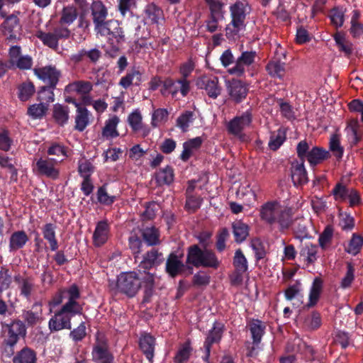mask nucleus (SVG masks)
Returning a JSON list of instances; mask_svg holds the SVG:
<instances>
[{"label": "nucleus", "mask_w": 363, "mask_h": 363, "mask_svg": "<svg viewBox=\"0 0 363 363\" xmlns=\"http://www.w3.org/2000/svg\"><path fill=\"white\" fill-rule=\"evenodd\" d=\"M323 287V281L320 277H315L313 279L312 286L310 289L308 302L306 305L307 308H311L315 306L321 294Z\"/></svg>", "instance_id": "32"}, {"label": "nucleus", "mask_w": 363, "mask_h": 363, "mask_svg": "<svg viewBox=\"0 0 363 363\" xmlns=\"http://www.w3.org/2000/svg\"><path fill=\"white\" fill-rule=\"evenodd\" d=\"M70 294L69 301L66 302L49 320L48 328L50 332L60 331L63 329L70 330L72 328V318L77 315L83 314V305L79 302L74 301L77 294Z\"/></svg>", "instance_id": "2"}, {"label": "nucleus", "mask_w": 363, "mask_h": 363, "mask_svg": "<svg viewBox=\"0 0 363 363\" xmlns=\"http://www.w3.org/2000/svg\"><path fill=\"white\" fill-rule=\"evenodd\" d=\"M47 152L49 155L57 156V159L60 160V162L67 157V148L60 143H52L49 147Z\"/></svg>", "instance_id": "61"}, {"label": "nucleus", "mask_w": 363, "mask_h": 363, "mask_svg": "<svg viewBox=\"0 0 363 363\" xmlns=\"http://www.w3.org/2000/svg\"><path fill=\"white\" fill-rule=\"evenodd\" d=\"M155 272H146L138 269L135 271L122 272L117 277L114 289L116 292L123 294L128 298L135 297L140 289L143 290L141 304L152 301L155 287Z\"/></svg>", "instance_id": "1"}, {"label": "nucleus", "mask_w": 363, "mask_h": 363, "mask_svg": "<svg viewBox=\"0 0 363 363\" xmlns=\"http://www.w3.org/2000/svg\"><path fill=\"white\" fill-rule=\"evenodd\" d=\"M140 232L143 241L148 246L160 244L159 228H140Z\"/></svg>", "instance_id": "41"}, {"label": "nucleus", "mask_w": 363, "mask_h": 363, "mask_svg": "<svg viewBox=\"0 0 363 363\" xmlns=\"http://www.w3.org/2000/svg\"><path fill=\"white\" fill-rule=\"evenodd\" d=\"M18 284L20 295L27 300L30 299L31 294L35 289V285L32 279L16 276L14 278Z\"/></svg>", "instance_id": "30"}, {"label": "nucleus", "mask_w": 363, "mask_h": 363, "mask_svg": "<svg viewBox=\"0 0 363 363\" xmlns=\"http://www.w3.org/2000/svg\"><path fill=\"white\" fill-rule=\"evenodd\" d=\"M28 240V235L23 230L13 233L10 238V247L17 250L23 247Z\"/></svg>", "instance_id": "50"}, {"label": "nucleus", "mask_w": 363, "mask_h": 363, "mask_svg": "<svg viewBox=\"0 0 363 363\" xmlns=\"http://www.w3.org/2000/svg\"><path fill=\"white\" fill-rule=\"evenodd\" d=\"M218 81L217 77L204 76L197 80L196 85L199 89H204L210 98L216 99L220 94L222 90Z\"/></svg>", "instance_id": "19"}, {"label": "nucleus", "mask_w": 363, "mask_h": 363, "mask_svg": "<svg viewBox=\"0 0 363 363\" xmlns=\"http://www.w3.org/2000/svg\"><path fill=\"white\" fill-rule=\"evenodd\" d=\"M137 0H118V9L124 18L133 15V9L137 6Z\"/></svg>", "instance_id": "56"}, {"label": "nucleus", "mask_w": 363, "mask_h": 363, "mask_svg": "<svg viewBox=\"0 0 363 363\" xmlns=\"http://www.w3.org/2000/svg\"><path fill=\"white\" fill-rule=\"evenodd\" d=\"M92 89L93 85L90 82L78 80L67 85L65 91L67 92L75 91L80 94H87L91 92Z\"/></svg>", "instance_id": "40"}, {"label": "nucleus", "mask_w": 363, "mask_h": 363, "mask_svg": "<svg viewBox=\"0 0 363 363\" xmlns=\"http://www.w3.org/2000/svg\"><path fill=\"white\" fill-rule=\"evenodd\" d=\"M195 119V114L192 111H186L182 113L177 119L176 125L179 128L182 132H186L190 123Z\"/></svg>", "instance_id": "48"}, {"label": "nucleus", "mask_w": 363, "mask_h": 363, "mask_svg": "<svg viewBox=\"0 0 363 363\" xmlns=\"http://www.w3.org/2000/svg\"><path fill=\"white\" fill-rule=\"evenodd\" d=\"M33 72L45 85L51 88H56L62 77V72L53 65L34 68Z\"/></svg>", "instance_id": "11"}, {"label": "nucleus", "mask_w": 363, "mask_h": 363, "mask_svg": "<svg viewBox=\"0 0 363 363\" xmlns=\"http://www.w3.org/2000/svg\"><path fill=\"white\" fill-rule=\"evenodd\" d=\"M330 150L333 153L337 160H340L344 153V148L340 145L339 136L333 135L330 140Z\"/></svg>", "instance_id": "64"}, {"label": "nucleus", "mask_w": 363, "mask_h": 363, "mask_svg": "<svg viewBox=\"0 0 363 363\" xmlns=\"http://www.w3.org/2000/svg\"><path fill=\"white\" fill-rule=\"evenodd\" d=\"M101 36L108 37L107 42H116L117 43H124L125 37L122 27H121L118 21L110 19L106 22L99 31L96 32Z\"/></svg>", "instance_id": "12"}, {"label": "nucleus", "mask_w": 363, "mask_h": 363, "mask_svg": "<svg viewBox=\"0 0 363 363\" xmlns=\"http://www.w3.org/2000/svg\"><path fill=\"white\" fill-rule=\"evenodd\" d=\"M91 356L92 361L95 363H114V356L109 350L107 341L104 338H96Z\"/></svg>", "instance_id": "13"}, {"label": "nucleus", "mask_w": 363, "mask_h": 363, "mask_svg": "<svg viewBox=\"0 0 363 363\" xmlns=\"http://www.w3.org/2000/svg\"><path fill=\"white\" fill-rule=\"evenodd\" d=\"M4 326L6 328L8 334L4 338L3 344L16 345L21 337H24L26 335V325L21 320L15 319Z\"/></svg>", "instance_id": "14"}, {"label": "nucleus", "mask_w": 363, "mask_h": 363, "mask_svg": "<svg viewBox=\"0 0 363 363\" xmlns=\"http://www.w3.org/2000/svg\"><path fill=\"white\" fill-rule=\"evenodd\" d=\"M286 140V133L281 128L278 129L276 135L270 137L268 145L270 150L273 151L277 150Z\"/></svg>", "instance_id": "58"}, {"label": "nucleus", "mask_w": 363, "mask_h": 363, "mask_svg": "<svg viewBox=\"0 0 363 363\" xmlns=\"http://www.w3.org/2000/svg\"><path fill=\"white\" fill-rule=\"evenodd\" d=\"M70 293L77 294L74 301L78 302L77 300L81 297L80 290L76 284H73L68 288L60 289L50 301V305L53 306H59L62 303L64 299H67V302H69L70 299Z\"/></svg>", "instance_id": "23"}, {"label": "nucleus", "mask_w": 363, "mask_h": 363, "mask_svg": "<svg viewBox=\"0 0 363 363\" xmlns=\"http://www.w3.org/2000/svg\"><path fill=\"white\" fill-rule=\"evenodd\" d=\"M78 12L77 8L74 6H67L63 7L61 11L60 23L62 25H71L77 18Z\"/></svg>", "instance_id": "43"}, {"label": "nucleus", "mask_w": 363, "mask_h": 363, "mask_svg": "<svg viewBox=\"0 0 363 363\" xmlns=\"http://www.w3.org/2000/svg\"><path fill=\"white\" fill-rule=\"evenodd\" d=\"M176 84L177 80H174L171 77H166L163 80V86L160 89V93L163 96H166L168 94H171L173 97L175 96L179 91H180V87L179 88Z\"/></svg>", "instance_id": "49"}, {"label": "nucleus", "mask_w": 363, "mask_h": 363, "mask_svg": "<svg viewBox=\"0 0 363 363\" xmlns=\"http://www.w3.org/2000/svg\"><path fill=\"white\" fill-rule=\"evenodd\" d=\"M18 96L21 101H28L35 93V89L33 82H23L18 87Z\"/></svg>", "instance_id": "47"}, {"label": "nucleus", "mask_w": 363, "mask_h": 363, "mask_svg": "<svg viewBox=\"0 0 363 363\" xmlns=\"http://www.w3.org/2000/svg\"><path fill=\"white\" fill-rule=\"evenodd\" d=\"M233 264L235 270L245 272L248 270V262L241 249L235 250Z\"/></svg>", "instance_id": "51"}, {"label": "nucleus", "mask_w": 363, "mask_h": 363, "mask_svg": "<svg viewBox=\"0 0 363 363\" xmlns=\"http://www.w3.org/2000/svg\"><path fill=\"white\" fill-rule=\"evenodd\" d=\"M48 106L43 102L30 106L28 108V115L32 118H41L46 113Z\"/></svg>", "instance_id": "60"}, {"label": "nucleus", "mask_w": 363, "mask_h": 363, "mask_svg": "<svg viewBox=\"0 0 363 363\" xmlns=\"http://www.w3.org/2000/svg\"><path fill=\"white\" fill-rule=\"evenodd\" d=\"M348 134L351 135V144L353 145L362 140L363 133L360 130V124L357 119H350L346 128Z\"/></svg>", "instance_id": "39"}, {"label": "nucleus", "mask_w": 363, "mask_h": 363, "mask_svg": "<svg viewBox=\"0 0 363 363\" xmlns=\"http://www.w3.org/2000/svg\"><path fill=\"white\" fill-rule=\"evenodd\" d=\"M55 89V88H51L48 85L41 86L38 92V100L47 106L48 104L53 102L55 99L53 91Z\"/></svg>", "instance_id": "53"}, {"label": "nucleus", "mask_w": 363, "mask_h": 363, "mask_svg": "<svg viewBox=\"0 0 363 363\" xmlns=\"http://www.w3.org/2000/svg\"><path fill=\"white\" fill-rule=\"evenodd\" d=\"M322 324L321 315L317 311H312L304 318L303 326L308 330H315Z\"/></svg>", "instance_id": "44"}, {"label": "nucleus", "mask_w": 363, "mask_h": 363, "mask_svg": "<svg viewBox=\"0 0 363 363\" xmlns=\"http://www.w3.org/2000/svg\"><path fill=\"white\" fill-rule=\"evenodd\" d=\"M120 120L117 116L108 118L106 121L105 125L102 129V136L106 139L115 138L119 136L117 130V125Z\"/></svg>", "instance_id": "37"}, {"label": "nucleus", "mask_w": 363, "mask_h": 363, "mask_svg": "<svg viewBox=\"0 0 363 363\" xmlns=\"http://www.w3.org/2000/svg\"><path fill=\"white\" fill-rule=\"evenodd\" d=\"M354 188L348 186L342 181L338 182L332 189L331 194L336 201L344 202L347 201L350 191Z\"/></svg>", "instance_id": "38"}, {"label": "nucleus", "mask_w": 363, "mask_h": 363, "mask_svg": "<svg viewBox=\"0 0 363 363\" xmlns=\"http://www.w3.org/2000/svg\"><path fill=\"white\" fill-rule=\"evenodd\" d=\"M139 348L150 363H153L156 339L149 333L143 332L140 334L138 341Z\"/></svg>", "instance_id": "20"}, {"label": "nucleus", "mask_w": 363, "mask_h": 363, "mask_svg": "<svg viewBox=\"0 0 363 363\" xmlns=\"http://www.w3.org/2000/svg\"><path fill=\"white\" fill-rule=\"evenodd\" d=\"M257 56L255 51H244L236 59L235 65L229 68L228 72L230 74L236 75L237 77H242L245 72V67H250L255 62Z\"/></svg>", "instance_id": "17"}, {"label": "nucleus", "mask_w": 363, "mask_h": 363, "mask_svg": "<svg viewBox=\"0 0 363 363\" xmlns=\"http://www.w3.org/2000/svg\"><path fill=\"white\" fill-rule=\"evenodd\" d=\"M174 174L172 167L167 165L160 169L155 174V181L157 186L170 185L174 181Z\"/></svg>", "instance_id": "35"}, {"label": "nucleus", "mask_w": 363, "mask_h": 363, "mask_svg": "<svg viewBox=\"0 0 363 363\" xmlns=\"http://www.w3.org/2000/svg\"><path fill=\"white\" fill-rule=\"evenodd\" d=\"M192 352V347H191L189 341L184 342L182 346L179 349L174 357L175 363H184L188 361Z\"/></svg>", "instance_id": "55"}, {"label": "nucleus", "mask_w": 363, "mask_h": 363, "mask_svg": "<svg viewBox=\"0 0 363 363\" xmlns=\"http://www.w3.org/2000/svg\"><path fill=\"white\" fill-rule=\"evenodd\" d=\"M260 216L262 220L270 225L277 223L280 227H289L292 224L291 209H282L277 202L264 203L260 209Z\"/></svg>", "instance_id": "4"}, {"label": "nucleus", "mask_w": 363, "mask_h": 363, "mask_svg": "<svg viewBox=\"0 0 363 363\" xmlns=\"http://www.w3.org/2000/svg\"><path fill=\"white\" fill-rule=\"evenodd\" d=\"M296 154L301 161L305 162L306 160L311 167H315L330 157V152L323 147L314 146L310 149L306 140L298 143Z\"/></svg>", "instance_id": "6"}, {"label": "nucleus", "mask_w": 363, "mask_h": 363, "mask_svg": "<svg viewBox=\"0 0 363 363\" xmlns=\"http://www.w3.org/2000/svg\"><path fill=\"white\" fill-rule=\"evenodd\" d=\"M35 35L44 45L56 51L59 48V40L68 39L70 36V30L66 27L56 26L52 32H44L38 30Z\"/></svg>", "instance_id": "8"}, {"label": "nucleus", "mask_w": 363, "mask_h": 363, "mask_svg": "<svg viewBox=\"0 0 363 363\" xmlns=\"http://www.w3.org/2000/svg\"><path fill=\"white\" fill-rule=\"evenodd\" d=\"M226 89L230 99L236 104L243 101L249 92L248 85L240 79H233L226 82Z\"/></svg>", "instance_id": "15"}, {"label": "nucleus", "mask_w": 363, "mask_h": 363, "mask_svg": "<svg viewBox=\"0 0 363 363\" xmlns=\"http://www.w3.org/2000/svg\"><path fill=\"white\" fill-rule=\"evenodd\" d=\"M329 17L331 23L336 28H340L343 26L345 21L344 12L337 7L332 9L330 11Z\"/></svg>", "instance_id": "62"}, {"label": "nucleus", "mask_w": 363, "mask_h": 363, "mask_svg": "<svg viewBox=\"0 0 363 363\" xmlns=\"http://www.w3.org/2000/svg\"><path fill=\"white\" fill-rule=\"evenodd\" d=\"M333 38L340 52H343L347 57L352 54L353 45L345 38L344 33L337 32L333 35Z\"/></svg>", "instance_id": "36"}, {"label": "nucleus", "mask_w": 363, "mask_h": 363, "mask_svg": "<svg viewBox=\"0 0 363 363\" xmlns=\"http://www.w3.org/2000/svg\"><path fill=\"white\" fill-rule=\"evenodd\" d=\"M164 261L163 255L157 250L152 248L147 251L143 256V260L138 265V269L144 270L146 272H151L150 270L154 267L160 265Z\"/></svg>", "instance_id": "21"}, {"label": "nucleus", "mask_w": 363, "mask_h": 363, "mask_svg": "<svg viewBox=\"0 0 363 363\" xmlns=\"http://www.w3.org/2000/svg\"><path fill=\"white\" fill-rule=\"evenodd\" d=\"M101 55V51L96 48L89 50L83 48L79 50L77 53L72 55L70 59L74 64H79L85 58H87L90 63L96 64Z\"/></svg>", "instance_id": "25"}, {"label": "nucleus", "mask_w": 363, "mask_h": 363, "mask_svg": "<svg viewBox=\"0 0 363 363\" xmlns=\"http://www.w3.org/2000/svg\"><path fill=\"white\" fill-rule=\"evenodd\" d=\"M69 108L60 104L53 106L52 116L55 123L60 126H64L69 120Z\"/></svg>", "instance_id": "34"}, {"label": "nucleus", "mask_w": 363, "mask_h": 363, "mask_svg": "<svg viewBox=\"0 0 363 363\" xmlns=\"http://www.w3.org/2000/svg\"><path fill=\"white\" fill-rule=\"evenodd\" d=\"M252 122V113L250 109L243 112L240 116H236L227 124L226 128L229 134L238 137L243 140L245 134L242 131L246 127L250 125Z\"/></svg>", "instance_id": "9"}, {"label": "nucleus", "mask_w": 363, "mask_h": 363, "mask_svg": "<svg viewBox=\"0 0 363 363\" xmlns=\"http://www.w3.org/2000/svg\"><path fill=\"white\" fill-rule=\"evenodd\" d=\"M109 228H95L93 233V242L96 247L103 245L108 240Z\"/></svg>", "instance_id": "63"}, {"label": "nucleus", "mask_w": 363, "mask_h": 363, "mask_svg": "<svg viewBox=\"0 0 363 363\" xmlns=\"http://www.w3.org/2000/svg\"><path fill=\"white\" fill-rule=\"evenodd\" d=\"M145 209L141 215L143 220H153L160 210V206L155 201H151L145 204Z\"/></svg>", "instance_id": "54"}, {"label": "nucleus", "mask_w": 363, "mask_h": 363, "mask_svg": "<svg viewBox=\"0 0 363 363\" xmlns=\"http://www.w3.org/2000/svg\"><path fill=\"white\" fill-rule=\"evenodd\" d=\"M96 196L98 201L103 205L110 206L116 201L115 196H109L107 193L106 184L99 187Z\"/></svg>", "instance_id": "59"}, {"label": "nucleus", "mask_w": 363, "mask_h": 363, "mask_svg": "<svg viewBox=\"0 0 363 363\" xmlns=\"http://www.w3.org/2000/svg\"><path fill=\"white\" fill-rule=\"evenodd\" d=\"M181 256L177 255L174 252H171L167 257L165 264V271L172 278H175L182 274L185 270V264L181 260Z\"/></svg>", "instance_id": "22"}, {"label": "nucleus", "mask_w": 363, "mask_h": 363, "mask_svg": "<svg viewBox=\"0 0 363 363\" xmlns=\"http://www.w3.org/2000/svg\"><path fill=\"white\" fill-rule=\"evenodd\" d=\"M266 70L272 77L282 79L285 74V63L279 60H271L266 65Z\"/></svg>", "instance_id": "42"}, {"label": "nucleus", "mask_w": 363, "mask_h": 363, "mask_svg": "<svg viewBox=\"0 0 363 363\" xmlns=\"http://www.w3.org/2000/svg\"><path fill=\"white\" fill-rule=\"evenodd\" d=\"M225 330V325L220 322L215 321L213 327L206 334L205 341L203 342L204 355L202 357L203 360L206 363L209 362L211 347L213 344H219L223 337Z\"/></svg>", "instance_id": "10"}, {"label": "nucleus", "mask_w": 363, "mask_h": 363, "mask_svg": "<svg viewBox=\"0 0 363 363\" xmlns=\"http://www.w3.org/2000/svg\"><path fill=\"white\" fill-rule=\"evenodd\" d=\"M363 245V236L354 233L347 247V252L353 255L358 254Z\"/></svg>", "instance_id": "57"}, {"label": "nucleus", "mask_w": 363, "mask_h": 363, "mask_svg": "<svg viewBox=\"0 0 363 363\" xmlns=\"http://www.w3.org/2000/svg\"><path fill=\"white\" fill-rule=\"evenodd\" d=\"M247 328L250 332L252 344L254 345H259L265 333V323L259 319L252 318L247 320Z\"/></svg>", "instance_id": "24"}, {"label": "nucleus", "mask_w": 363, "mask_h": 363, "mask_svg": "<svg viewBox=\"0 0 363 363\" xmlns=\"http://www.w3.org/2000/svg\"><path fill=\"white\" fill-rule=\"evenodd\" d=\"M317 247L315 245H306L300 251V257H302L306 266L313 264L317 260Z\"/></svg>", "instance_id": "46"}, {"label": "nucleus", "mask_w": 363, "mask_h": 363, "mask_svg": "<svg viewBox=\"0 0 363 363\" xmlns=\"http://www.w3.org/2000/svg\"><path fill=\"white\" fill-rule=\"evenodd\" d=\"M91 12L92 21L94 25V30L96 33L104 26L106 24L108 20V9L101 1H94L90 7Z\"/></svg>", "instance_id": "18"}, {"label": "nucleus", "mask_w": 363, "mask_h": 363, "mask_svg": "<svg viewBox=\"0 0 363 363\" xmlns=\"http://www.w3.org/2000/svg\"><path fill=\"white\" fill-rule=\"evenodd\" d=\"M247 6V4L241 1H237L230 5L229 10L231 21L225 28V36L228 39H235L239 36L240 32L245 29Z\"/></svg>", "instance_id": "5"}, {"label": "nucleus", "mask_w": 363, "mask_h": 363, "mask_svg": "<svg viewBox=\"0 0 363 363\" xmlns=\"http://www.w3.org/2000/svg\"><path fill=\"white\" fill-rule=\"evenodd\" d=\"M194 70V65L191 63L183 64L179 69L182 78L177 80L180 85V93L182 96H186L190 91V82L187 79L191 72Z\"/></svg>", "instance_id": "28"}, {"label": "nucleus", "mask_w": 363, "mask_h": 363, "mask_svg": "<svg viewBox=\"0 0 363 363\" xmlns=\"http://www.w3.org/2000/svg\"><path fill=\"white\" fill-rule=\"evenodd\" d=\"M142 82V72L138 68L133 67L127 74L121 78L119 85L125 89L129 88L132 84L139 86Z\"/></svg>", "instance_id": "29"}, {"label": "nucleus", "mask_w": 363, "mask_h": 363, "mask_svg": "<svg viewBox=\"0 0 363 363\" xmlns=\"http://www.w3.org/2000/svg\"><path fill=\"white\" fill-rule=\"evenodd\" d=\"M59 163L60 160L57 158L40 157L36 162L35 167L40 175L56 179L60 175L59 169L56 167Z\"/></svg>", "instance_id": "16"}, {"label": "nucleus", "mask_w": 363, "mask_h": 363, "mask_svg": "<svg viewBox=\"0 0 363 363\" xmlns=\"http://www.w3.org/2000/svg\"><path fill=\"white\" fill-rule=\"evenodd\" d=\"M186 263L189 264L185 267L189 274H193L192 266L217 269L220 265V261L213 251L201 249L198 245H192L188 247Z\"/></svg>", "instance_id": "3"}, {"label": "nucleus", "mask_w": 363, "mask_h": 363, "mask_svg": "<svg viewBox=\"0 0 363 363\" xmlns=\"http://www.w3.org/2000/svg\"><path fill=\"white\" fill-rule=\"evenodd\" d=\"M37 353L30 347L26 346L13 356L12 363H36Z\"/></svg>", "instance_id": "31"}, {"label": "nucleus", "mask_w": 363, "mask_h": 363, "mask_svg": "<svg viewBox=\"0 0 363 363\" xmlns=\"http://www.w3.org/2000/svg\"><path fill=\"white\" fill-rule=\"evenodd\" d=\"M250 246L255 252L256 261L264 259L267 255V250L264 243L259 238L251 240Z\"/></svg>", "instance_id": "52"}, {"label": "nucleus", "mask_w": 363, "mask_h": 363, "mask_svg": "<svg viewBox=\"0 0 363 363\" xmlns=\"http://www.w3.org/2000/svg\"><path fill=\"white\" fill-rule=\"evenodd\" d=\"M206 4H207L209 9V14L212 16H216V18H220L221 19L224 18L225 11L224 6L225 4L220 1V0H204Z\"/></svg>", "instance_id": "45"}, {"label": "nucleus", "mask_w": 363, "mask_h": 363, "mask_svg": "<svg viewBox=\"0 0 363 363\" xmlns=\"http://www.w3.org/2000/svg\"><path fill=\"white\" fill-rule=\"evenodd\" d=\"M89 116L90 113L86 107L79 106L76 111L74 129L84 131L90 123Z\"/></svg>", "instance_id": "33"}, {"label": "nucleus", "mask_w": 363, "mask_h": 363, "mask_svg": "<svg viewBox=\"0 0 363 363\" xmlns=\"http://www.w3.org/2000/svg\"><path fill=\"white\" fill-rule=\"evenodd\" d=\"M43 304L40 301L35 302L30 310L23 312V318L28 326L33 327L42 320Z\"/></svg>", "instance_id": "26"}, {"label": "nucleus", "mask_w": 363, "mask_h": 363, "mask_svg": "<svg viewBox=\"0 0 363 363\" xmlns=\"http://www.w3.org/2000/svg\"><path fill=\"white\" fill-rule=\"evenodd\" d=\"M291 176L295 186L303 185L308 182L307 172L303 161L292 163Z\"/></svg>", "instance_id": "27"}, {"label": "nucleus", "mask_w": 363, "mask_h": 363, "mask_svg": "<svg viewBox=\"0 0 363 363\" xmlns=\"http://www.w3.org/2000/svg\"><path fill=\"white\" fill-rule=\"evenodd\" d=\"M18 14L19 11H14L0 24V32L9 43H15L21 39L22 26Z\"/></svg>", "instance_id": "7"}]
</instances>
